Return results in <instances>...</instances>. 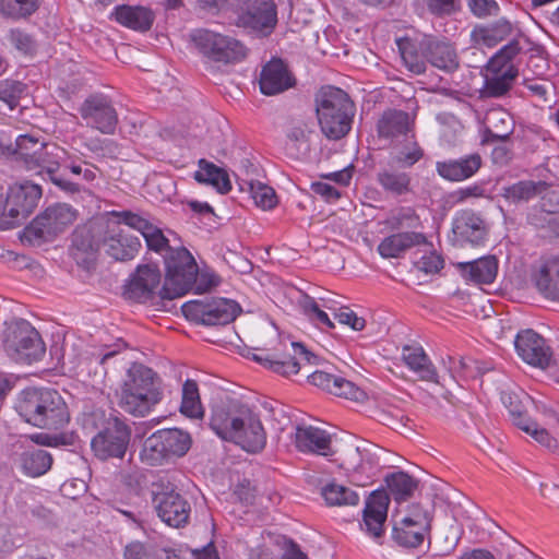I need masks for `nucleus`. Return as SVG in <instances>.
<instances>
[{"mask_svg":"<svg viewBox=\"0 0 559 559\" xmlns=\"http://www.w3.org/2000/svg\"><path fill=\"white\" fill-rule=\"evenodd\" d=\"M210 427L219 438L240 445L247 452H259L266 444V433L259 416L239 400L215 403Z\"/></svg>","mask_w":559,"mask_h":559,"instance_id":"nucleus-1","label":"nucleus"},{"mask_svg":"<svg viewBox=\"0 0 559 559\" xmlns=\"http://www.w3.org/2000/svg\"><path fill=\"white\" fill-rule=\"evenodd\" d=\"M163 399V380L152 368L133 362L118 392L119 407L134 417H145Z\"/></svg>","mask_w":559,"mask_h":559,"instance_id":"nucleus-2","label":"nucleus"},{"mask_svg":"<svg viewBox=\"0 0 559 559\" xmlns=\"http://www.w3.org/2000/svg\"><path fill=\"white\" fill-rule=\"evenodd\" d=\"M218 277L213 272H198L194 258L186 248L170 251L166 255V276L159 294L173 300L186 295L191 288L204 293L218 285Z\"/></svg>","mask_w":559,"mask_h":559,"instance_id":"nucleus-3","label":"nucleus"},{"mask_svg":"<svg viewBox=\"0 0 559 559\" xmlns=\"http://www.w3.org/2000/svg\"><path fill=\"white\" fill-rule=\"evenodd\" d=\"M15 409L26 423L43 429H60L70 419L64 400L52 389H24L17 397Z\"/></svg>","mask_w":559,"mask_h":559,"instance_id":"nucleus-4","label":"nucleus"},{"mask_svg":"<svg viewBox=\"0 0 559 559\" xmlns=\"http://www.w3.org/2000/svg\"><path fill=\"white\" fill-rule=\"evenodd\" d=\"M316 110L321 130L329 139L338 140L350 130L354 104L343 90L322 87L316 97Z\"/></svg>","mask_w":559,"mask_h":559,"instance_id":"nucleus-5","label":"nucleus"},{"mask_svg":"<svg viewBox=\"0 0 559 559\" xmlns=\"http://www.w3.org/2000/svg\"><path fill=\"white\" fill-rule=\"evenodd\" d=\"M521 49L520 39H514L503 46L488 61L485 74V90L490 96H501L511 87L518 74L512 59Z\"/></svg>","mask_w":559,"mask_h":559,"instance_id":"nucleus-6","label":"nucleus"},{"mask_svg":"<svg viewBox=\"0 0 559 559\" xmlns=\"http://www.w3.org/2000/svg\"><path fill=\"white\" fill-rule=\"evenodd\" d=\"M183 316L198 324L226 325L233 322L240 311L239 305L227 298H204L182 305Z\"/></svg>","mask_w":559,"mask_h":559,"instance_id":"nucleus-7","label":"nucleus"},{"mask_svg":"<svg viewBox=\"0 0 559 559\" xmlns=\"http://www.w3.org/2000/svg\"><path fill=\"white\" fill-rule=\"evenodd\" d=\"M131 439L130 427L118 417H109L102 430L91 441L96 457L102 461L122 459Z\"/></svg>","mask_w":559,"mask_h":559,"instance_id":"nucleus-8","label":"nucleus"},{"mask_svg":"<svg viewBox=\"0 0 559 559\" xmlns=\"http://www.w3.org/2000/svg\"><path fill=\"white\" fill-rule=\"evenodd\" d=\"M192 39L200 52L214 61L237 62L247 53L246 47L235 37L210 29L195 31Z\"/></svg>","mask_w":559,"mask_h":559,"instance_id":"nucleus-9","label":"nucleus"},{"mask_svg":"<svg viewBox=\"0 0 559 559\" xmlns=\"http://www.w3.org/2000/svg\"><path fill=\"white\" fill-rule=\"evenodd\" d=\"M76 218V211L64 203L48 206L27 226L25 233L29 237L50 241L71 226Z\"/></svg>","mask_w":559,"mask_h":559,"instance_id":"nucleus-10","label":"nucleus"},{"mask_svg":"<svg viewBox=\"0 0 559 559\" xmlns=\"http://www.w3.org/2000/svg\"><path fill=\"white\" fill-rule=\"evenodd\" d=\"M41 194V188L37 183L23 181L11 186L5 205L9 219L0 218V229H11L20 219L26 218L37 206Z\"/></svg>","mask_w":559,"mask_h":559,"instance_id":"nucleus-11","label":"nucleus"},{"mask_svg":"<svg viewBox=\"0 0 559 559\" xmlns=\"http://www.w3.org/2000/svg\"><path fill=\"white\" fill-rule=\"evenodd\" d=\"M110 215L117 218L118 224H123L136 231L144 238L148 250L155 251L164 257L180 247L169 246V239L165 236L163 229L150 217L131 211H112Z\"/></svg>","mask_w":559,"mask_h":559,"instance_id":"nucleus-12","label":"nucleus"},{"mask_svg":"<svg viewBox=\"0 0 559 559\" xmlns=\"http://www.w3.org/2000/svg\"><path fill=\"white\" fill-rule=\"evenodd\" d=\"M242 356L262 367L284 377L297 374L301 361L319 365L320 358L314 352H299V356L289 352H242Z\"/></svg>","mask_w":559,"mask_h":559,"instance_id":"nucleus-13","label":"nucleus"},{"mask_svg":"<svg viewBox=\"0 0 559 559\" xmlns=\"http://www.w3.org/2000/svg\"><path fill=\"white\" fill-rule=\"evenodd\" d=\"M277 24V8L273 0H248L240 10L237 25L261 36L270 35Z\"/></svg>","mask_w":559,"mask_h":559,"instance_id":"nucleus-14","label":"nucleus"},{"mask_svg":"<svg viewBox=\"0 0 559 559\" xmlns=\"http://www.w3.org/2000/svg\"><path fill=\"white\" fill-rule=\"evenodd\" d=\"M153 506L163 522L173 527H180L188 522L190 506L174 488L154 485Z\"/></svg>","mask_w":559,"mask_h":559,"instance_id":"nucleus-15","label":"nucleus"},{"mask_svg":"<svg viewBox=\"0 0 559 559\" xmlns=\"http://www.w3.org/2000/svg\"><path fill=\"white\" fill-rule=\"evenodd\" d=\"M86 126L103 134H114L118 124V115L110 99L104 95L87 97L79 109Z\"/></svg>","mask_w":559,"mask_h":559,"instance_id":"nucleus-16","label":"nucleus"},{"mask_svg":"<svg viewBox=\"0 0 559 559\" xmlns=\"http://www.w3.org/2000/svg\"><path fill=\"white\" fill-rule=\"evenodd\" d=\"M160 271L156 265H139L124 288V296L135 302H148L159 297Z\"/></svg>","mask_w":559,"mask_h":559,"instance_id":"nucleus-17","label":"nucleus"},{"mask_svg":"<svg viewBox=\"0 0 559 559\" xmlns=\"http://www.w3.org/2000/svg\"><path fill=\"white\" fill-rule=\"evenodd\" d=\"M0 338L4 349H46L38 331L23 319L4 322Z\"/></svg>","mask_w":559,"mask_h":559,"instance_id":"nucleus-18","label":"nucleus"},{"mask_svg":"<svg viewBox=\"0 0 559 559\" xmlns=\"http://www.w3.org/2000/svg\"><path fill=\"white\" fill-rule=\"evenodd\" d=\"M389 503L390 498L384 490L373 491L366 500L362 512L364 527L368 534L376 538L383 534Z\"/></svg>","mask_w":559,"mask_h":559,"instance_id":"nucleus-19","label":"nucleus"},{"mask_svg":"<svg viewBox=\"0 0 559 559\" xmlns=\"http://www.w3.org/2000/svg\"><path fill=\"white\" fill-rule=\"evenodd\" d=\"M259 84L261 93L271 96L294 86L295 79L281 59H272L263 67Z\"/></svg>","mask_w":559,"mask_h":559,"instance_id":"nucleus-20","label":"nucleus"},{"mask_svg":"<svg viewBox=\"0 0 559 559\" xmlns=\"http://www.w3.org/2000/svg\"><path fill=\"white\" fill-rule=\"evenodd\" d=\"M452 231L457 243L477 246L486 238V227L481 217L472 211L457 214L452 224Z\"/></svg>","mask_w":559,"mask_h":559,"instance_id":"nucleus-21","label":"nucleus"},{"mask_svg":"<svg viewBox=\"0 0 559 559\" xmlns=\"http://www.w3.org/2000/svg\"><path fill=\"white\" fill-rule=\"evenodd\" d=\"M420 47L426 53L427 60L433 67L447 72L457 68V55L450 43L438 40L432 36H424L420 40Z\"/></svg>","mask_w":559,"mask_h":559,"instance_id":"nucleus-22","label":"nucleus"},{"mask_svg":"<svg viewBox=\"0 0 559 559\" xmlns=\"http://www.w3.org/2000/svg\"><path fill=\"white\" fill-rule=\"evenodd\" d=\"M104 247L108 255L117 261L132 260L142 245L138 237L127 234L119 227L111 228L104 239Z\"/></svg>","mask_w":559,"mask_h":559,"instance_id":"nucleus-23","label":"nucleus"},{"mask_svg":"<svg viewBox=\"0 0 559 559\" xmlns=\"http://www.w3.org/2000/svg\"><path fill=\"white\" fill-rule=\"evenodd\" d=\"M481 158L472 154L460 159L437 162L436 169L440 177L449 181H463L471 178L479 169Z\"/></svg>","mask_w":559,"mask_h":559,"instance_id":"nucleus-24","label":"nucleus"},{"mask_svg":"<svg viewBox=\"0 0 559 559\" xmlns=\"http://www.w3.org/2000/svg\"><path fill=\"white\" fill-rule=\"evenodd\" d=\"M426 242V236L416 231L392 234L378 245V252L384 259L399 258L406 250Z\"/></svg>","mask_w":559,"mask_h":559,"instance_id":"nucleus-25","label":"nucleus"},{"mask_svg":"<svg viewBox=\"0 0 559 559\" xmlns=\"http://www.w3.org/2000/svg\"><path fill=\"white\" fill-rule=\"evenodd\" d=\"M112 16L122 26L138 32L147 31L154 21L152 10L143 5H117Z\"/></svg>","mask_w":559,"mask_h":559,"instance_id":"nucleus-26","label":"nucleus"},{"mask_svg":"<svg viewBox=\"0 0 559 559\" xmlns=\"http://www.w3.org/2000/svg\"><path fill=\"white\" fill-rule=\"evenodd\" d=\"M295 442L302 452L329 455L331 450L330 435L325 430L312 426L297 427Z\"/></svg>","mask_w":559,"mask_h":559,"instance_id":"nucleus-27","label":"nucleus"},{"mask_svg":"<svg viewBox=\"0 0 559 559\" xmlns=\"http://www.w3.org/2000/svg\"><path fill=\"white\" fill-rule=\"evenodd\" d=\"M534 283L540 294L550 300H559V258L546 259L534 274Z\"/></svg>","mask_w":559,"mask_h":559,"instance_id":"nucleus-28","label":"nucleus"},{"mask_svg":"<svg viewBox=\"0 0 559 559\" xmlns=\"http://www.w3.org/2000/svg\"><path fill=\"white\" fill-rule=\"evenodd\" d=\"M463 275L476 284H490L498 272V261L495 257H483L474 261L460 263Z\"/></svg>","mask_w":559,"mask_h":559,"instance_id":"nucleus-29","label":"nucleus"},{"mask_svg":"<svg viewBox=\"0 0 559 559\" xmlns=\"http://www.w3.org/2000/svg\"><path fill=\"white\" fill-rule=\"evenodd\" d=\"M66 152L63 148L57 146L56 144L44 143L43 151L39 154H36L31 163L27 165V169L35 170L40 169L47 171L50 178L55 183L61 186V180H58L53 177V174L57 171L60 162L63 159Z\"/></svg>","mask_w":559,"mask_h":559,"instance_id":"nucleus-30","label":"nucleus"},{"mask_svg":"<svg viewBox=\"0 0 559 559\" xmlns=\"http://www.w3.org/2000/svg\"><path fill=\"white\" fill-rule=\"evenodd\" d=\"M412 124L413 119L409 114L402 110H388L379 120L378 131L383 138L407 136Z\"/></svg>","mask_w":559,"mask_h":559,"instance_id":"nucleus-31","label":"nucleus"},{"mask_svg":"<svg viewBox=\"0 0 559 559\" xmlns=\"http://www.w3.org/2000/svg\"><path fill=\"white\" fill-rule=\"evenodd\" d=\"M381 188L393 195H403L412 191L411 175L393 168H382L377 174Z\"/></svg>","mask_w":559,"mask_h":559,"instance_id":"nucleus-32","label":"nucleus"},{"mask_svg":"<svg viewBox=\"0 0 559 559\" xmlns=\"http://www.w3.org/2000/svg\"><path fill=\"white\" fill-rule=\"evenodd\" d=\"M402 60L405 67L415 74H421L426 71V53L420 47V41L403 37L396 40Z\"/></svg>","mask_w":559,"mask_h":559,"instance_id":"nucleus-33","label":"nucleus"},{"mask_svg":"<svg viewBox=\"0 0 559 559\" xmlns=\"http://www.w3.org/2000/svg\"><path fill=\"white\" fill-rule=\"evenodd\" d=\"M393 539L403 547L416 548L419 547L424 540L429 537L431 528L419 530V525H413V523H405L393 519Z\"/></svg>","mask_w":559,"mask_h":559,"instance_id":"nucleus-34","label":"nucleus"},{"mask_svg":"<svg viewBox=\"0 0 559 559\" xmlns=\"http://www.w3.org/2000/svg\"><path fill=\"white\" fill-rule=\"evenodd\" d=\"M157 437L165 448V452L169 461L175 457L183 456L191 447V438L189 433L180 429H162L157 430Z\"/></svg>","mask_w":559,"mask_h":559,"instance_id":"nucleus-35","label":"nucleus"},{"mask_svg":"<svg viewBox=\"0 0 559 559\" xmlns=\"http://www.w3.org/2000/svg\"><path fill=\"white\" fill-rule=\"evenodd\" d=\"M194 179L199 182L211 185L221 193H227L231 189L226 171L204 159L199 162V169L194 174Z\"/></svg>","mask_w":559,"mask_h":559,"instance_id":"nucleus-36","label":"nucleus"},{"mask_svg":"<svg viewBox=\"0 0 559 559\" xmlns=\"http://www.w3.org/2000/svg\"><path fill=\"white\" fill-rule=\"evenodd\" d=\"M311 132V124L306 121H297L290 126L287 131V150L290 155L298 157L309 152Z\"/></svg>","mask_w":559,"mask_h":559,"instance_id":"nucleus-37","label":"nucleus"},{"mask_svg":"<svg viewBox=\"0 0 559 559\" xmlns=\"http://www.w3.org/2000/svg\"><path fill=\"white\" fill-rule=\"evenodd\" d=\"M300 308L309 322L323 332H330L335 328L330 313L318 305L316 298L305 296L300 301Z\"/></svg>","mask_w":559,"mask_h":559,"instance_id":"nucleus-38","label":"nucleus"},{"mask_svg":"<svg viewBox=\"0 0 559 559\" xmlns=\"http://www.w3.org/2000/svg\"><path fill=\"white\" fill-rule=\"evenodd\" d=\"M405 365L421 380L437 381V369L426 352H408L403 355Z\"/></svg>","mask_w":559,"mask_h":559,"instance_id":"nucleus-39","label":"nucleus"},{"mask_svg":"<svg viewBox=\"0 0 559 559\" xmlns=\"http://www.w3.org/2000/svg\"><path fill=\"white\" fill-rule=\"evenodd\" d=\"M21 462L25 474L37 477L50 469L52 457L47 451L38 449L23 453Z\"/></svg>","mask_w":559,"mask_h":559,"instance_id":"nucleus-40","label":"nucleus"},{"mask_svg":"<svg viewBox=\"0 0 559 559\" xmlns=\"http://www.w3.org/2000/svg\"><path fill=\"white\" fill-rule=\"evenodd\" d=\"M321 495L329 506H356L359 501V496L356 491L336 483L325 485L321 490Z\"/></svg>","mask_w":559,"mask_h":559,"instance_id":"nucleus-41","label":"nucleus"},{"mask_svg":"<svg viewBox=\"0 0 559 559\" xmlns=\"http://www.w3.org/2000/svg\"><path fill=\"white\" fill-rule=\"evenodd\" d=\"M385 481L397 502L408 499L417 488V480L405 472L393 473L385 478Z\"/></svg>","mask_w":559,"mask_h":559,"instance_id":"nucleus-42","label":"nucleus"},{"mask_svg":"<svg viewBox=\"0 0 559 559\" xmlns=\"http://www.w3.org/2000/svg\"><path fill=\"white\" fill-rule=\"evenodd\" d=\"M140 460L150 466H158L169 462L160 438L157 437V431L144 440L140 452Z\"/></svg>","mask_w":559,"mask_h":559,"instance_id":"nucleus-43","label":"nucleus"},{"mask_svg":"<svg viewBox=\"0 0 559 559\" xmlns=\"http://www.w3.org/2000/svg\"><path fill=\"white\" fill-rule=\"evenodd\" d=\"M180 412L190 418H200L204 414L200 401L199 388L193 380H187L183 383Z\"/></svg>","mask_w":559,"mask_h":559,"instance_id":"nucleus-44","label":"nucleus"},{"mask_svg":"<svg viewBox=\"0 0 559 559\" xmlns=\"http://www.w3.org/2000/svg\"><path fill=\"white\" fill-rule=\"evenodd\" d=\"M424 156V151L414 140V135L402 145L394 147L391 153V164L401 167H412Z\"/></svg>","mask_w":559,"mask_h":559,"instance_id":"nucleus-45","label":"nucleus"},{"mask_svg":"<svg viewBox=\"0 0 559 559\" xmlns=\"http://www.w3.org/2000/svg\"><path fill=\"white\" fill-rule=\"evenodd\" d=\"M44 143V141L34 134H20L15 139L12 153L17 159L23 160L27 167L31 159L43 151Z\"/></svg>","mask_w":559,"mask_h":559,"instance_id":"nucleus-46","label":"nucleus"},{"mask_svg":"<svg viewBox=\"0 0 559 559\" xmlns=\"http://www.w3.org/2000/svg\"><path fill=\"white\" fill-rule=\"evenodd\" d=\"M38 0H0V15L10 19L26 17L37 9Z\"/></svg>","mask_w":559,"mask_h":559,"instance_id":"nucleus-47","label":"nucleus"},{"mask_svg":"<svg viewBox=\"0 0 559 559\" xmlns=\"http://www.w3.org/2000/svg\"><path fill=\"white\" fill-rule=\"evenodd\" d=\"M392 519H397L405 523H413V525H419V530L431 528L432 516L430 512L424 509L419 503L409 504L406 511H397L392 515Z\"/></svg>","mask_w":559,"mask_h":559,"instance_id":"nucleus-48","label":"nucleus"},{"mask_svg":"<svg viewBox=\"0 0 559 559\" xmlns=\"http://www.w3.org/2000/svg\"><path fill=\"white\" fill-rule=\"evenodd\" d=\"M249 191L257 206L271 210L277 204L274 189L260 181H250Z\"/></svg>","mask_w":559,"mask_h":559,"instance_id":"nucleus-49","label":"nucleus"},{"mask_svg":"<svg viewBox=\"0 0 559 559\" xmlns=\"http://www.w3.org/2000/svg\"><path fill=\"white\" fill-rule=\"evenodd\" d=\"M515 349H551L546 340L533 329H525L515 335Z\"/></svg>","mask_w":559,"mask_h":559,"instance_id":"nucleus-50","label":"nucleus"},{"mask_svg":"<svg viewBox=\"0 0 559 559\" xmlns=\"http://www.w3.org/2000/svg\"><path fill=\"white\" fill-rule=\"evenodd\" d=\"M391 229L417 228L420 224L419 217L412 207H402L393 212L386 219Z\"/></svg>","mask_w":559,"mask_h":559,"instance_id":"nucleus-51","label":"nucleus"},{"mask_svg":"<svg viewBox=\"0 0 559 559\" xmlns=\"http://www.w3.org/2000/svg\"><path fill=\"white\" fill-rule=\"evenodd\" d=\"M331 394L356 402H362L367 399L364 390L342 377L334 379V386Z\"/></svg>","mask_w":559,"mask_h":559,"instance_id":"nucleus-52","label":"nucleus"},{"mask_svg":"<svg viewBox=\"0 0 559 559\" xmlns=\"http://www.w3.org/2000/svg\"><path fill=\"white\" fill-rule=\"evenodd\" d=\"M512 31V25L507 20H499L488 27L479 29V35L487 45L503 40Z\"/></svg>","mask_w":559,"mask_h":559,"instance_id":"nucleus-53","label":"nucleus"},{"mask_svg":"<svg viewBox=\"0 0 559 559\" xmlns=\"http://www.w3.org/2000/svg\"><path fill=\"white\" fill-rule=\"evenodd\" d=\"M334 320L341 325H345L355 332H360L366 328V319L358 316L350 307L345 306L338 313H335Z\"/></svg>","mask_w":559,"mask_h":559,"instance_id":"nucleus-54","label":"nucleus"},{"mask_svg":"<svg viewBox=\"0 0 559 559\" xmlns=\"http://www.w3.org/2000/svg\"><path fill=\"white\" fill-rule=\"evenodd\" d=\"M340 465L347 472L365 473L364 450L359 447L347 449Z\"/></svg>","mask_w":559,"mask_h":559,"instance_id":"nucleus-55","label":"nucleus"},{"mask_svg":"<svg viewBox=\"0 0 559 559\" xmlns=\"http://www.w3.org/2000/svg\"><path fill=\"white\" fill-rule=\"evenodd\" d=\"M519 356L527 365L540 369H547L555 365L551 352H518Z\"/></svg>","mask_w":559,"mask_h":559,"instance_id":"nucleus-56","label":"nucleus"},{"mask_svg":"<svg viewBox=\"0 0 559 559\" xmlns=\"http://www.w3.org/2000/svg\"><path fill=\"white\" fill-rule=\"evenodd\" d=\"M124 559H162L157 551L145 544L133 542L126 546Z\"/></svg>","mask_w":559,"mask_h":559,"instance_id":"nucleus-57","label":"nucleus"},{"mask_svg":"<svg viewBox=\"0 0 559 559\" xmlns=\"http://www.w3.org/2000/svg\"><path fill=\"white\" fill-rule=\"evenodd\" d=\"M535 193V187L532 182L520 181L506 189L504 197L512 201L519 202L528 200Z\"/></svg>","mask_w":559,"mask_h":559,"instance_id":"nucleus-58","label":"nucleus"},{"mask_svg":"<svg viewBox=\"0 0 559 559\" xmlns=\"http://www.w3.org/2000/svg\"><path fill=\"white\" fill-rule=\"evenodd\" d=\"M443 259L435 251L425 253L416 262V266L425 274H436L443 267Z\"/></svg>","mask_w":559,"mask_h":559,"instance_id":"nucleus-59","label":"nucleus"},{"mask_svg":"<svg viewBox=\"0 0 559 559\" xmlns=\"http://www.w3.org/2000/svg\"><path fill=\"white\" fill-rule=\"evenodd\" d=\"M10 43L22 53L28 55L35 50V40L33 37L16 28L12 29L9 35Z\"/></svg>","mask_w":559,"mask_h":559,"instance_id":"nucleus-60","label":"nucleus"},{"mask_svg":"<svg viewBox=\"0 0 559 559\" xmlns=\"http://www.w3.org/2000/svg\"><path fill=\"white\" fill-rule=\"evenodd\" d=\"M24 86L20 82H2L0 83V98L3 99L11 109H13L20 95L23 93Z\"/></svg>","mask_w":559,"mask_h":559,"instance_id":"nucleus-61","label":"nucleus"},{"mask_svg":"<svg viewBox=\"0 0 559 559\" xmlns=\"http://www.w3.org/2000/svg\"><path fill=\"white\" fill-rule=\"evenodd\" d=\"M429 12L437 16L451 15L460 9L457 0H427Z\"/></svg>","mask_w":559,"mask_h":559,"instance_id":"nucleus-62","label":"nucleus"},{"mask_svg":"<svg viewBox=\"0 0 559 559\" xmlns=\"http://www.w3.org/2000/svg\"><path fill=\"white\" fill-rule=\"evenodd\" d=\"M523 86L542 102H546L550 90L552 88V84L547 80H531L524 79Z\"/></svg>","mask_w":559,"mask_h":559,"instance_id":"nucleus-63","label":"nucleus"},{"mask_svg":"<svg viewBox=\"0 0 559 559\" xmlns=\"http://www.w3.org/2000/svg\"><path fill=\"white\" fill-rule=\"evenodd\" d=\"M468 7L473 14L478 17L497 14L499 10L495 0H468Z\"/></svg>","mask_w":559,"mask_h":559,"instance_id":"nucleus-64","label":"nucleus"}]
</instances>
